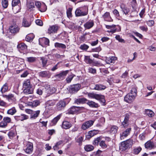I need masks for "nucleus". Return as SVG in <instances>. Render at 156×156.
I'll use <instances>...</instances> for the list:
<instances>
[{
  "label": "nucleus",
  "mask_w": 156,
  "mask_h": 156,
  "mask_svg": "<svg viewBox=\"0 0 156 156\" xmlns=\"http://www.w3.org/2000/svg\"><path fill=\"white\" fill-rule=\"evenodd\" d=\"M41 102L39 100H35L31 101H30L28 103V105L31 108H35L40 105Z\"/></svg>",
  "instance_id": "5701e85b"
},
{
  "label": "nucleus",
  "mask_w": 156,
  "mask_h": 156,
  "mask_svg": "<svg viewBox=\"0 0 156 156\" xmlns=\"http://www.w3.org/2000/svg\"><path fill=\"white\" fill-rule=\"evenodd\" d=\"M55 91V89L54 87H47V88H45V91L47 94V96H49L54 93Z\"/></svg>",
  "instance_id": "aec40b11"
},
{
  "label": "nucleus",
  "mask_w": 156,
  "mask_h": 156,
  "mask_svg": "<svg viewBox=\"0 0 156 156\" xmlns=\"http://www.w3.org/2000/svg\"><path fill=\"white\" fill-rule=\"evenodd\" d=\"M129 94L136 96L137 95V90L134 87H133L131 89L130 92Z\"/></svg>",
  "instance_id": "052dcab7"
},
{
  "label": "nucleus",
  "mask_w": 156,
  "mask_h": 156,
  "mask_svg": "<svg viewBox=\"0 0 156 156\" xmlns=\"http://www.w3.org/2000/svg\"><path fill=\"white\" fill-rule=\"evenodd\" d=\"M81 87V85L80 83L70 85L69 87V92L72 94H75L80 89Z\"/></svg>",
  "instance_id": "423d86ee"
},
{
  "label": "nucleus",
  "mask_w": 156,
  "mask_h": 156,
  "mask_svg": "<svg viewBox=\"0 0 156 156\" xmlns=\"http://www.w3.org/2000/svg\"><path fill=\"white\" fill-rule=\"evenodd\" d=\"M116 40H117L119 42L121 43H125V40L122 38L119 35H116L115 37Z\"/></svg>",
  "instance_id": "0e129e2a"
},
{
  "label": "nucleus",
  "mask_w": 156,
  "mask_h": 156,
  "mask_svg": "<svg viewBox=\"0 0 156 156\" xmlns=\"http://www.w3.org/2000/svg\"><path fill=\"white\" fill-rule=\"evenodd\" d=\"M37 60V58L34 57H30L26 58V61L29 63H33Z\"/></svg>",
  "instance_id": "c03bdc74"
},
{
  "label": "nucleus",
  "mask_w": 156,
  "mask_h": 156,
  "mask_svg": "<svg viewBox=\"0 0 156 156\" xmlns=\"http://www.w3.org/2000/svg\"><path fill=\"white\" fill-rule=\"evenodd\" d=\"M39 75L42 77H49L50 76L49 71H41L39 73Z\"/></svg>",
  "instance_id": "bb28decb"
},
{
  "label": "nucleus",
  "mask_w": 156,
  "mask_h": 156,
  "mask_svg": "<svg viewBox=\"0 0 156 156\" xmlns=\"http://www.w3.org/2000/svg\"><path fill=\"white\" fill-rule=\"evenodd\" d=\"M88 96L89 97L100 101L101 102L105 103V96L101 94H96L94 93H89Z\"/></svg>",
  "instance_id": "20e7f679"
},
{
  "label": "nucleus",
  "mask_w": 156,
  "mask_h": 156,
  "mask_svg": "<svg viewBox=\"0 0 156 156\" xmlns=\"http://www.w3.org/2000/svg\"><path fill=\"white\" fill-rule=\"evenodd\" d=\"M54 46L57 48H61L63 49H65L66 48V46L65 44L58 42L55 43Z\"/></svg>",
  "instance_id": "c9c22d12"
},
{
  "label": "nucleus",
  "mask_w": 156,
  "mask_h": 156,
  "mask_svg": "<svg viewBox=\"0 0 156 156\" xmlns=\"http://www.w3.org/2000/svg\"><path fill=\"white\" fill-rule=\"evenodd\" d=\"M89 48V46L88 45L84 44H83L81 45L80 48L81 50L86 51Z\"/></svg>",
  "instance_id": "bf43d9fd"
},
{
  "label": "nucleus",
  "mask_w": 156,
  "mask_h": 156,
  "mask_svg": "<svg viewBox=\"0 0 156 156\" xmlns=\"http://www.w3.org/2000/svg\"><path fill=\"white\" fill-rule=\"evenodd\" d=\"M118 129L117 126H112L110 129V133H117Z\"/></svg>",
  "instance_id": "3c124183"
},
{
  "label": "nucleus",
  "mask_w": 156,
  "mask_h": 156,
  "mask_svg": "<svg viewBox=\"0 0 156 156\" xmlns=\"http://www.w3.org/2000/svg\"><path fill=\"white\" fill-rule=\"evenodd\" d=\"M99 145L102 148L105 149L108 147V144L104 140H101L99 143Z\"/></svg>",
  "instance_id": "49530a36"
},
{
  "label": "nucleus",
  "mask_w": 156,
  "mask_h": 156,
  "mask_svg": "<svg viewBox=\"0 0 156 156\" xmlns=\"http://www.w3.org/2000/svg\"><path fill=\"white\" fill-rule=\"evenodd\" d=\"M34 36L33 34H30L27 35L25 38V40L27 41H30L34 39Z\"/></svg>",
  "instance_id": "79ce46f5"
},
{
  "label": "nucleus",
  "mask_w": 156,
  "mask_h": 156,
  "mask_svg": "<svg viewBox=\"0 0 156 156\" xmlns=\"http://www.w3.org/2000/svg\"><path fill=\"white\" fill-rule=\"evenodd\" d=\"M20 28L16 24L11 25L9 27V30L12 34L15 35L19 32Z\"/></svg>",
  "instance_id": "9d476101"
},
{
  "label": "nucleus",
  "mask_w": 156,
  "mask_h": 156,
  "mask_svg": "<svg viewBox=\"0 0 156 156\" xmlns=\"http://www.w3.org/2000/svg\"><path fill=\"white\" fill-rule=\"evenodd\" d=\"M106 88L105 85L101 84H97L95 85L94 89L98 90H105Z\"/></svg>",
  "instance_id": "cd10ccee"
},
{
  "label": "nucleus",
  "mask_w": 156,
  "mask_h": 156,
  "mask_svg": "<svg viewBox=\"0 0 156 156\" xmlns=\"http://www.w3.org/2000/svg\"><path fill=\"white\" fill-rule=\"evenodd\" d=\"M105 27L108 29H111L109 31V32L111 33L112 34H113L116 32H119L121 30V28L118 25H116L114 24H112L111 25H105Z\"/></svg>",
  "instance_id": "6e6552de"
},
{
  "label": "nucleus",
  "mask_w": 156,
  "mask_h": 156,
  "mask_svg": "<svg viewBox=\"0 0 156 156\" xmlns=\"http://www.w3.org/2000/svg\"><path fill=\"white\" fill-rule=\"evenodd\" d=\"M120 7L123 13L127 14V6L126 4L122 3L120 5Z\"/></svg>",
  "instance_id": "09e8293b"
},
{
  "label": "nucleus",
  "mask_w": 156,
  "mask_h": 156,
  "mask_svg": "<svg viewBox=\"0 0 156 156\" xmlns=\"http://www.w3.org/2000/svg\"><path fill=\"white\" fill-rule=\"evenodd\" d=\"M69 72V70L61 72L55 75V77L59 81L62 80L65 78V76Z\"/></svg>",
  "instance_id": "1a4fd4ad"
},
{
  "label": "nucleus",
  "mask_w": 156,
  "mask_h": 156,
  "mask_svg": "<svg viewBox=\"0 0 156 156\" xmlns=\"http://www.w3.org/2000/svg\"><path fill=\"white\" fill-rule=\"evenodd\" d=\"M87 100L84 98H75L74 101V103L78 105L83 104L86 103Z\"/></svg>",
  "instance_id": "a211bd4d"
},
{
  "label": "nucleus",
  "mask_w": 156,
  "mask_h": 156,
  "mask_svg": "<svg viewBox=\"0 0 156 156\" xmlns=\"http://www.w3.org/2000/svg\"><path fill=\"white\" fill-rule=\"evenodd\" d=\"M23 92L26 94H32L33 93L34 89L32 86H31L24 88Z\"/></svg>",
  "instance_id": "473e14b6"
},
{
  "label": "nucleus",
  "mask_w": 156,
  "mask_h": 156,
  "mask_svg": "<svg viewBox=\"0 0 156 156\" xmlns=\"http://www.w3.org/2000/svg\"><path fill=\"white\" fill-rule=\"evenodd\" d=\"M27 5L28 8L31 10L35 8L33 0H27Z\"/></svg>",
  "instance_id": "7c9ffc66"
},
{
  "label": "nucleus",
  "mask_w": 156,
  "mask_h": 156,
  "mask_svg": "<svg viewBox=\"0 0 156 156\" xmlns=\"http://www.w3.org/2000/svg\"><path fill=\"white\" fill-rule=\"evenodd\" d=\"M62 116V113H61L54 118L51 121V122L53 125L56 124L58 121L61 118Z\"/></svg>",
  "instance_id": "72a5a7b5"
},
{
  "label": "nucleus",
  "mask_w": 156,
  "mask_h": 156,
  "mask_svg": "<svg viewBox=\"0 0 156 156\" xmlns=\"http://www.w3.org/2000/svg\"><path fill=\"white\" fill-rule=\"evenodd\" d=\"M146 114L149 117H152L154 115V112L151 110L147 109L146 111Z\"/></svg>",
  "instance_id": "13d9d810"
},
{
  "label": "nucleus",
  "mask_w": 156,
  "mask_h": 156,
  "mask_svg": "<svg viewBox=\"0 0 156 156\" xmlns=\"http://www.w3.org/2000/svg\"><path fill=\"white\" fill-rule=\"evenodd\" d=\"M104 20L108 22H112L113 20L112 18L111 17L110 12H105L102 16Z\"/></svg>",
  "instance_id": "4be33fe9"
},
{
  "label": "nucleus",
  "mask_w": 156,
  "mask_h": 156,
  "mask_svg": "<svg viewBox=\"0 0 156 156\" xmlns=\"http://www.w3.org/2000/svg\"><path fill=\"white\" fill-rule=\"evenodd\" d=\"M40 111L38 110L35 111H33V114H31L30 116V119H36L39 115Z\"/></svg>",
  "instance_id": "c756f323"
},
{
  "label": "nucleus",
  "mask_w": 156,
  "mask_h": 156,
  "mask_svg": "<svg viewBox=\"0 0 156 156\" xmlns=\"http://www.w3.org/2000/svg\"><path fill=\"white\" fill-rule=\"evenodd\" d=\"M94 25L93 20H89L84 24V27L86 29H89L93 27Z\"/></svg>",
  "instance_id": "393cba45"
},
{
  "label": "nucleus",
  "mask_w": 156,
  "mask_h": 156,
  "mask_svg": "<svg viewBox=\"0 0 156 156\" xmlns=\"http://www.w3.org/2000/svg\"><path fill=\"white\" fill-rule=\"evenodd\" d=\"M46 104L48 107L53 106L55 105V102L53 100H49L46 102Z\"/></svg>",
  "instance_id": "864d4df0"
},
{
  "label": "nucleus",
  "mask_w": 156,
  "mask_h": 156,
  "mask_svg": "<svg viewBox=\"0 0 156 156\" xmlns=\"http://www.w3.org/2000/svg\"><path fill=\"white\" fill-rule=\"evenodd\" d=\"M84 61L87 64H89L93 66H99L100 63L97 61H94L91 59L89 56H85Z\"/></svg>",
  "instance_id": "39448f33"
},
{
  "label": "nucleus",
  "mask_w": 156,
  "mask_h": 156,
  "mask_svg": "<svg viewBox=\"0 0 156 156\" xmlns=\"http://www.w3.org/2000/svg\"><path fill=\"white\" fill-rule=\"evenodd\" d=\"M83 136H81L78 137L76 139V142L78 143L79 146H81L82 144L83 141Z\"/></svg>",
  "instance_id": "de8ad7c7"
},
{
  "label": "nucleus",
  "mask_w": 156,
  "mask_h": 156,
  "mask_svg": "<svg viewBox=\"0 0 156 156\" xmlns=\"http://www.w3.org/2000/svg\"><path fill=\"white\" fill-rule=\"evenodd\" d=\"M31 24V21L29 19L25 18H23L22 26L25 27H28L30 26Z\"/></svg>",
  "instance_id": "412c9836"
},
{
  "label": "nucleus",
  "mask_w": 156,
  "mask_h": 156,
  "mask_svg": "<svg viewBox=\"0 0 156 156\" xmlns=\"http://www.w3.org/2000/svg\"><path fill=\"white\" fill-rule=\"evenodd\" d=\"M133 144V139H129L127 140V148L131 147Z\"/></svg>",
  "instance_id": "e2e57ef3"
},
{
  "label": "nucleus",
  "mask_w": 156,
  "mask_h": 156,
  "mask_svg": "<svg viewBox=\"0 0 156 156\" xmlns=\"http://www.w3.org/2000/svg\"><path fill=\"white\" fill-rule=\"evenodd\" d=\"M88 72L93 74H95L96 73V70L95 69L92 68H89L88 69Z\"/></svg>",
  "instance_id": "338daca9"
},
{
  "label": "nucleus",
  "mask_w": 156,
  "mask_h": 156,
  "mask_svg": "<svg viewBox=\"0 0 156 156\" xmlns=\"http://www.w3.org/2000/svg\"><path fill=\"white\" fill-rule=\"evenodd\" d=\"M14 119L17 121H23L29 119V116L23 113L18 114L14 116Z\"/></svg>",
  "instance_id": "9b49d317"
},
{
  "label": "nucleus",
  "mask_w": 156,
  "mask_h": 156,
  "mask_svg": "<svg viewBox=\"0 0 156 156\" xmlns=\"http://www.w3.org/2000/svg\"><path fill=\"white\" fill-rule=\"evenodd\" d=\"M84 149L86 151L89 152L93 151L94 149V147L91 145L87 144L85 146Z\"/></svg>",
  "instance_id": "4c0bfd02"
},
{
  "label": "nucleus",
  "mask_w": 156,
  "mask_h": 156,
  "mask_svg": "<svg viewBox=\"0 0 156 156\" xmlns=\"http://www.w3.org/2000/svg\"><path fill=\"white\" fill-rule=\"evenodd\" d=\"M101 136L95 138L92 142V144L94 145L98 146L101 140Z\"/></svg>",
  "instance_id": "58836bf2"
},
{
  "label": "nucleus",
  "mask_w": 156,
  "mask_h": 156,
  "mask_svg": "<svg viewBox=\"0 0 156 156\" xmlns=\"http://www.w3.org/2000/svg\"><path fill=\"white\" fill-rule=\"evenodd\" d=\"M136 96L133 95L128 94V97H127V103H131L135 98Z\"/></svg>",
  "instance_id": "a19ab883"
},
{
  "label": "nucleus",
  "mask_w": 156,
  "mask_h": 156,
  "mask_svg": "<svg viewBox=\"0 0 156 156\" xmlns=\"http://www.w3.org/2000/svg\"><path fill=\"white\" fill-rule=\"evenodd\" d=\"M33 150V144L29 142L27 145V148L25 150V152L28 154H31Z\"/></svg>",
  "instance_id": "f3484780"
},
{
  "label": "nucleus",
  "mask_w": 156,
  "mask_h": 156,
  "mask_svg": "<svg viewBox=\"0 0 156 156\" xmlns=\"http://www.w3.org/2000/svg\"><path fill=\"white\" fill-rule=\"evenodd\" d=\"M41 40L44 42V43L45 45H49L50 41L48 38L44 37Z\"/></svg>",
  "instance_id": "680f3d73"
},
{
  "label": "nucleus",
  "mask_w": 156,
  "mask_h": 156,
  "mask_svg": "<svg viewBox=\"0 0 156 156\" xmlns=\"http://www.w3.org/2000/svg\"><path fill=\"white\" fill-rule=\"evenodd\" d=\"M71 99L69 98H65L59 101L56 104L55 110L58 111H63L66 106L69 103Z\"/></svg>",
  "instance_id": "f257e3e1"
},
{
  "label": "nucleus",
  "mask_w": 156,
  "mask_h": 156,
  "mask_svg": "<svg viewBox=\"0 0 156 156\" xmlns=\"http://www.w3.org/2000/svg\"><path fill=\"white\" fill-rule=\"evenodd\" d=\"M40 60L41 62L42 67H45L48 62L47 58L44 57H41Z\"/></svg>",
  "instance_id": "37998d69"
},
{
  "label": "nucleus",
  "mask_w": 156,
  "mask_h": 156,
  "mask_svg": "<svg viewBox=\"0 0 156 156\" xmlns=\"http://www.w3.org/2000/svg\"><path fill=\"white\" fill-rule=\"evenodd\" d=\"M8 84L7 83H6L2 87L0 90V92L2 94H3L8 91Z\"/></svg>",
  "instance_id": "2f4dec72"
},
{
  "label": "nucleus",
  "mask_w": 156,
  "mask_h": 156,
  "mask_svg": "<svg viewBox=\"0 0 156 156\" xmlns=\"http://www.w3.org/2000/svg\"><path fill=\"white\" fill-rule=\"evenodd\" d=\"M94 121L90 120L84 122L82 125L81 128L83 130H85L91 126L94 122Z\"/></svg>",
  "instance_id": "4468645a"
},
{
  "label": "nucleus",
  "mask_w": 156,
  "mask_h": 156,
  "mask_svg": "<svg viewBox=\"0 0 156 156\" xmlns=\"http://www.w3.org/2000/svg\"><path fill=\"white\" fill-rule=\"evenodd\" d=\"M145 147L147 149L151 150L156 147L154 143L150 140L148 141L145 144Z\"/></svg>",
  "instance_id": "6ab92c4d"
},
{
  "label": "nucleus",
  "mask_w": 156,
  "mask_h": 156,
  "mask_svg": "<svg viewBox=\"0 0 156 156\" xmlns=\"http://www.w3.org/2000/svg\"><path fill=\"white\" fill-rule=\"evenodd\" d=\"M72 126V124L69 122L67 121H63L62 123V128L65 129H69Z\"/></svg>",
  "instance_id": "c85d7f7f"
},
{
  "label": "nucleus",
  "mask_w": 156,
  "mask_h": 156,
  "mask_svg": "<svg viewBox=\"0 0 156 156\" xmlns=\"http://www.w3.org/2000/svg\"><path fill=\"white\" fill-rule=\"evenodd\" d=\"M32 86L30 84V80L29 79H27L25 80L23 84V87L24 88Z\"/></svg>",
  "instance_id": "e433bc0d"
},
{
  "label": "nucleus",
  "mask_w": 156,
  "mask_h": 156,
  "mask_svg": "<svg viewBox=\"0 0 156 156\" xmlns=\"http://www.w3.org/2000/svg\"><path fill=\"white\" fill-rule=\"evenodd\" d=\"M17 48L20 53H24L27 49V46L23 43L18 44L17 46Z\"/></svg>",
  "instance_id": "ddd939ff"
},
{
  "label": "nucleus",
  "mask_w": 156,
  "mask_h": 156,
  "mask_svg": "<svg viewBox=\"0 0 156 156\" xmlns=\"http://www.w3.org/2000/svg\"><path fill=\"white\" fill-rule=\"evenodd\" d=\"M87 104L91 108H98L99 106L98 103H95L93 101L87 100Z\"/></svg>",
  "instance_id": "a878e982"
},
{
  "label": "nucleus",
  "mask_w": 156,
  "mask_h": 156,
  "mask_svg": "<svg viewBox=\"0 0 156 156\" xmlns=\"http://www.w3.org/2000/svg\"><path fill=\"white\" fill-rule=\"evenodd\" d=\"M84 108L83 107L73 106L68 110V112L69 114H77L80 113L81 111Z\"/></svg>",
  "instance_id": "7ed1b4c3"
},
{
  "label": "nucleus",
  "mask_w": 156,
  "mask_h": 156,
  "mask_svg": "<svg viewBox=\"0 0 156 156\" xmlns=\"http://www.w3.org/2000/svg\"><path fill=\"white\" fill-rule=\"evenodd\" d=\"M58 28V26L56 25L50 26L48 29V33L49 34L56 33Z\"/></svg>",
  "instance_id": "dca6fc26"
},
{
  "label": "nucleus",
  "mask_w": 156,
  "mask_h": 156,
  "mask_svg": "<svg viewBox=\"0 0 156 156\" xmlns=\"http://www.w3.org/2000/svg\"><path fill=\"white\" fill-rule=\"evenodd\" d=\"M2 96L5 98L9 101L15 102L16 101V99L14 95L12 94H9L8 95L3 94Z\"/></svg>",
  "instance_id": "b1692460"
},
{
  "label": "nucleus",
  "mask_w": 156,
  "mask_h": 156,
  "mask_svg": "<svg viewBox=\"0 0 156 156\" xmlns=\"http://www.w3.org/2000/svg\"><path fill=\"white\" fill-rule=\"evenodd\" d=\"M102 151L100 150H98L95 155V156H103Z\"/></svg>",
  "instance_id": "774afa93"
},
{
  "label": "nucleus",
  "mask_w": 156,
  "mask_h": 156,
  "mask_svg": "<svg viewBox=\"0 0 156 156\" xmlns=\"http://www.w3.org/2000/svg\"><path fill=\"white\" fill-rule=\"evenodd\" d=\"M99 132L98 130H93L89 131L87 134L86 135L87 139L89 140L90 138L98 134Z\"/></svg>",
  "instance_id": "2eb2a0df"
},
{
  "label": "nucleus",
  "mask_w": 156,
  "mask_h": 156,
  "mask_svg": "<svg viewBox=\"0 0 156 156\" xmlns=\"http://www.w3.org/2000/svg\"><path fill=\"white\" fill-rule=\"evenodd\" d=\"M73 8L72 7L69 8L66 11V14L68 17L69 18H71L72 17V12L73 10Z\"/></svg>",
  "instance_id": "a18cd8bd"
},
{
  "label": "nucleus",
  "mask_w": 156,
  "mask_h": 156,
  "mask_svg": "<svg viewBox=\"0 0 156 156\" xmlns=\"http://www.w3.org/2000/svg\"><path fill=\"white\" fill-rule=\"evenodd\" d=\"M122 125L124 128H126L127 126V114H125V118L123 121L122 122Z\"/></svg>",
  "instance_id": "69168bd1"
},
{
  "label": "nucleus",
  "mask_w": 156,
  "mask_h": 156,
  "mask_svg": "<svg viewBox=\"0 0 156 156\" xmlns=\"http://www.w3.org/2000/svg\"><path fill=\"white\" fill-rule=\"evenodd\" d=\"M88 7L87 5L77 8L75 12L76 17H80L87 15L88 14Z\"/></svg>",
  "instance_id": "f03ea898"
},
{
  "label": "nucleus",
  "mask_w": 156,
  "mask_h": 156,
  "mask_svg": "<svg viewBox=\"0 0 156 156\" xmlns=\"http://www.w3.org/2000/svg\"><path fill=\"white\" fill-rule=\"evenodd\" d=\"M117 60V58L114 57L112 56L109 57V59L108 60V63L110 64V63H114L115 61Z\"/></svg>",
  "instance_id": "5fc2aeb1"
},
{
  "label": "nucleus",
  "mask_w": 156,
  "mask_h": 156,
  "mask_svg": "<svg viewBox=\"0 0 156 156\" xmlns=\"http://www.w3.org/2000/svg\"><path fill=\"white\" fill-rule=\"evenodd\" d=\"M35 5L38 10L41 12H45L47 9V7L45 3H43L42 4L38 1L35 2Z\"/></svg>",
  "instance_id": "0eeeda50"
},
{
  "label": "nucleus",
  "mask_w": 156,
  "mask_h": 156,
  "mask_svg": "<svg viewBox=\"0 0 156 156\" xmlns=\"http://www.w3.org/2000/svg\"><path fill=\"white\" fill-rule=\"evenodd\" d=\"M17 112L16 110L15 107H13L9 109L7 111V114L11 115L15 114Z\"/></svg>",
  "instance_id": "ea45409f"
},
{
  "label": "nucleus",
  "mask_w": 156,
  "mask_h": 156,
  "mask_svg": "<svg viewBox=\"0 0 156 156\" xmlns=\"http://www.w3.org/2000/svg\"><path fill=\"white\" fill-rule=\"evenodd\" d=\"M142 150V148L140 147H138L134 149L133 153L135 154H138Z\"/></svg>",
  "instance_id": "4d7b16f0"
},
{
  "label": "nucleus",
  "mask_w": 156,
  "mask_h": 156,
  "mask_svg": "<svg viewBox=\"0 0 156 156\" xmlns=\"http://www.w3.org/2000/svg\"><path fill=\"white\" fill-rule=\"evenodd\" d=\"M75 76V75L73 74H72L68 76L66 79V82L67 83H70L73 78Z\"/></svg>",
  "instance_id": "8fccbe9b"
},
{
  "label": "nucleus",
  "mask_w": 156,
  "mask_h": 156,
  "mask_svg": "<svg viewBox=\"0 0 156 156\" xmlns=\"http://www.w3.org/2000/svg\"><path fill=\"white\" fill-rule=\"evenodd\" d=\"M19 3L20 4V0H12V7H15Z\"/></svg>",
  "instance_id": "6e6d98bb"
},
{
  "label": "nucleus",
  "mask_w": 156,
  "mask_h": 156,
  "mask_svg": "<svg viewBox=\"0 0 156 156\" xmlns=\"http://www.w3.org/2000/svg\"><path fill=\"white\" fill-rule=\"evenodd\" d=\"M11 119L10 118L5 117L3 118V120L0 122V127L4 128L7 126L8 123L11 122Z\"/></svg>",
  "instance_id": "f8f14e48"
},
{
  "label": "nucleus",
  "mask_w": 156,
  "mask_h": 156,
  "mask_svg": "<svg viewBox=\"0 0 156 156\" xmlns=\"http://www.w3.org/2000/svg\"><path fill=\"white\" fill-rule=\"evenodd\" d=\"M120 150L123 151L127 149V140L122 142L119 147Z\"/></svg>",
  "instance_id": "f704fd0d"
},
{
  "label": "nucleus",
  "mask_w": 156,
  "mask_h": 156,
  "mask_svg": "<svg viewBox=\"0 0 156 156\" xmlns=\"http://www.w3.org/2000/svg\"><path fill=\"white\" fill-rule=\"evenodd\" d=\"M2 7L4 8H7L9 5L8 0H2Z\"/></svg>",
  "instance_id": "603ef678"
}]
</instances>
